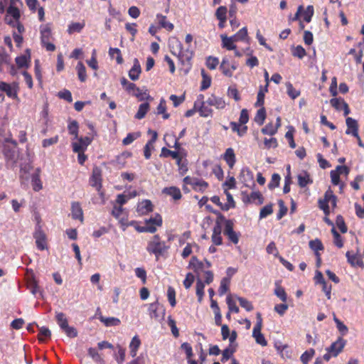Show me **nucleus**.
Segmentation results:
<instances>
[{
	"label": "nucleus",
	"mask_w": 364,
	"mask_h": 364,
	"mask_svg": "<svg viewBox=\"0 0 364 364\" xmlns=\"http://www.w3.org/2000/svg\"><path fill=\"white\" fill-rule=\"evenodd\" d=\"M168 48L171 53L176 55L182 64L190 65V62L193 56V53L189 48L183 49V45L176 37H171L168 39Z\"/></svg>",
	"instance_id": "f257e3e1"
},
{
	"label": "nucleus",
	"mask_w": 364,
	"mask_h": 364,
	"mask_svg": "<svg viewBox=\"0 0 364 364\" xmlns=\"http://www.w3.org/2000/svg\"><path fill=\"white\" fill-rule=\"evenodd\" d=\"M16 0H10L9 6L6 9L5 21L9 26L14 28H16L18 33H22L24 32V27L19 22L21 12L19 9L16 6Z\"/></svg>",
	"instance_id": "f03ea898"
},
{
	"label": "nucleus",
	"mask_w": 364,
	"mask_h": 364,
	"mask_svg": "<svg viewBox=\"0 0 364 364\" xmlns=\"http://www.w3.org/2000/svg\"><path fill=\"white\" fill-rule=\"evenodd\" d=\"M168 247L166 242L161 240L159 235H155L148 242L146 249L149 254L154 255L156 260H158L159 257L163 255L168 250Z\"/></svg>",
	"instance_id": "7ed1b4c3"
},
{
	"label": "nucleus",
	"mask_w": 364,
	"mask_h": 364,
	"mask_svg": "<svg viewBox=\"0 0 364 364\" xmlns=\"http://www.w3.org/2000/svg\"><path fill=\"white\" fill-rule=\"evenodd\" d=\"M55 319L60 328L68 337L75 338L77 336V332L76 329L68 325V321L65 314L63 312H57L55 314Z\"/></svg>",
	"instance_id": "20e7f679"
},
{
	"label": "nucleus",
	"mask_w": 364,
	"mask_h": 364,
	"mask_svg": "<svg viewBox=\"0 0 364 364\" xmlns=\"http://www.w3.org/2000/svg\"><path fill=\"white\" fill-rule=\"evenodd\" d=\"M17 143L11 138H6L3 144V152L8 162L14 163L16 159V147Z\"/></svg>",
	"instance_id": "39448f33"
},
{
	"label": "nucleus",
	"mask_w": 364,
	"mask_h": 364,
	"mask_svg": "<svg viewBox=\"0 0 364 364\" xmlns=\"http://www.w3.org/2000/svg\"><path fill=\"white\" fill-rule=\"evenodd\" d=\"M40 32L41 41L43 46H44L48 51H54L55 46L50 42L52 34L50 26L48 24L41 26Z\"/></svg>",
	"instance_id": "423d86ee"
},
{
	"label": "nucleus",
	"mask_w": 364,
	"mask_h": 364,
	"mask_svg": "<svg viewBox=\"0 0 364 364\" xmlns=\"http://www.w3.org/2000/svg\"><path fill=\"white\" fill-rule=\"evenodd\" d=\"M238 63L233 60L230 62L228 57H224L220 65V70L227 77H232L233 72L237 70Z\"/></svg>",
	"instance_id": "0eeeda50"
},
{
	"label": "nucleus",
	"mask_w": 364,
	"mask_h": 364,
	"mask_svg": "<svg viewBox=\"0 0 364 364\" xmlns=\"http://www.w3.org/2000/svg\"><path fill=\"white\" fill-rule=\"evenodd\" d=\"M33 237L38 250H44L47 249L46 236L39 224H37L35 228Z\"/></svg>",
	"instance_id": "6e6552de"
},
{
	"label": "nucleus",
	"mask_w": 364,
	"mask_h": 364,
	"mask_svg": "<svg viewBox=\"0 0 364 364\" xmlns=\"http://www.w3.org/2000/svg\"><path fill=\"white\" fill-rule=\"evenodd\" d=\"M76 141H73L71 146L73 152L85 151L87 146L91 144L92 139L89 136L79 137L75 139Z\"/></svg>",
	"instance_id": "1a4fd4ad"
},
{
	"label": "nucleus",
	"mask_w": 364,
	"mask_h": 364,
	"mask_svg": "<svg viewBox=\"0 0 364 364\" xmlns=\"http://www.w3.org/2000/svg\"><path fill=\"white\" fill-rule=\"evenodd\" d=\"M346 344V341L340 337L326 348V351H329L333 355V357H336L343 351Z\"/></svg>",
	"instance_id": "9d476101"
},
{
	"label": "nucleus",
	"mask_w": 364,
	"mask_h": 364,
	"mask_svg": "<svg viewBox=\"0 0 364 364\" xmlns=\"http://www.w3.org/2000/svg\"><path fill=\"white\" fill-rule=\"evenodd\" d=\"M90 184L100 192L102 188V173L100 168L95 167L92 170V176L90 178Z\"/></svg>",
	"instance_id": "9b49d317"
},
{
	"label": "nucleus",
	"mask_w": 364,
	"mask_h": 364,
	"mask_svg": "<svg viewBox=\"0 0 364 364\" xmlns=\"http://www.w3.org/2000/svg\"><path fill=\"white\" fill-rule=\"evenodd\" d=\"M242 200L244 203L261 205L263 203V197L259 191H253L250 194L242 193Z\"/></svg>",
	"instance_id": "f8f14e48"
},
{
	"label": "nucleus",
	"mask_w": 364,
	"mask_h": 364,
	"mask_svg": "<svg viewBox=\"0 0 364 364\" xmlns=\"http://www.w3.org/2000/svg\"><path fill=\"white\" fill-rule=\"evenodd\" d=\"M0 89L6 94L9 97L12 99L17 98L18 86L14 83L12 85L4 82H0Z\"/></svg>",
	"instance_id": "ddd939ff"
},
{
	"label": "nucleus",
	"mask_w": 364,
	"mask_h": 364,
	"mask_svg": "<svg viewBox=\"0 0 364 364\" xmlns=\"http://www.w3.org/2000/svg\"><path fill=\"white\" fill-rule=\"evenodd\" d=\"M221 232L222 223H220L219 220H217L213 228V234L211 237L212 242L215 245H220L223 242Z\"/></svg>",
	"instance_id": "4468645a"
},
{
	"label": "nucleus",
	"mask_w": 364,
	"mask_h": 364,
	"mask_svg": "<svg viewBox=\"0 0 364 364\" xmlns=\"http://www.w3.org/2000/svg\"><path fill=\"white\" fill-rule=\"evenodd\" d=\"M346 123L348 127L346 134H351L355 137H358V124L357 121L351 117H347Z\"/></svg>",
	"instance_id": "2eb2a0df"
},
{
	"label": "nucleus",
	"mask_w": 364,
	"mask_h": 364,
	"mask_svg": "<svg viewBox=\"0 0 364 364\" xmlns=\"http://www.w3.org/2000/svg\"><path fill=\"white\" fill-rule=\"evenodd\" d=\"M153 210V205L149 200H144L137 205L136 211L139 215H146Z\"/></svg>",
	"instance_id": "dca6fc26"
},
{
	"label": "nucleus",
	"mask_w": 364,
	"mask_h": 364,
	"mask_svg": "<svg viewBox=\"0 0 364 364\" xmlns=\"http://www.w3.org/2000/svg\"><path fill=\"white\" fill-rule=\"evenodd\" d=\"M223 159L227 163L229 168H232L236 162V156L233 149L228 148L223 155Z\"/></svg>",
	"instance_id": "f3484780"
},
{
	"label": "nucleus",
	"mask_w": 364,
	"mask_h": 364,
	"mask_svg": "<svg viewBox=\"0 0 364 364\" xmlns=\"http://www.w3.org/2000/svg\"><path fill=\"white\" fill-rule=\"evenodd\" d=\"M346 256L351 266L364 267V263L358 254H351L348 251L346 252Z\"/></svg>",
	"instance_id": "a211bd4d"
},
{
	"label": "nucleus",
	"mask_w": 364,
	"mask_h": 364,
	"mask_svg": "<svg viewBox=\"0 0 364 364\" xmlns=\"http://www.w3.org/2000/svg\"><path fill=\"white\" fill-rule=\"evenodd\" d=\"M230 38L236 43L238 41H244L247 43H250L247 27H243L239 30L235 34L230 36Z\"/></svg>",
	"instance_id": "6ab92c4d"
},
{
	"label": "nucleus",
	"mask_w": 364,
	"mask_h": 364,
	"mask_svg": "<svg viewBox=\"0 0 364 364\" xmlns=\"http://www.w3.org/2000/svg\"><path fill=\"white\" fill-rule=\"evenodd\" d=\"M188 267L194 270L197 274H200L205 269V264L199 261L196 257H193L189 262Z\"/></svg>",
	"instance_id": "aec40b11"
},
{
	"label": "nucleus",
	"mask_w": 364,
	"mask_h": 364,
	"mask_svg": "<svg viewBox=\"0 0 364 364\" xmlns=\"http://www.w3.org/2000/svg\"><path fill=\"white\" fill-rule=\"evenodd\" d=\"M71 215L75 220L83 222V212L78 202H73L71 205Z\"/></svg>",
	"instance_id": "412c9836"
},
{
	"label": "nucleus",
	"mask_w": 364,
	"mask_h": 364,
	"mask_svg": "<svg viewBox=\"0 0 364 364\" xmlns=\"http://www.w3.org/2000/svg\"><path fill=\"white\" fill-rule=\"evenodd\" d=\"M4 65H9L11 70L10 73L12 75L16 73V70L14 65H10V57L4 50L0 52V70Z\"/></svg>",
	"instance_id": "4be33fe9"
},
{
	"label": "nucleus",
	"mask_w": 364,
	"mask_h": 364,
	"mask_svg": "<svg viewBox=\"0 0 364 364\" xmlns=\"http://www.w3.org/2000/svg\"><path fill=\"white\" fill-rule=\"evenodd\" d=\"M133 66L129 71V77L132 80L139 79V75L141 72V65L137 58L134 59Z\"/></svg>",
	"instance_id": "5701e85b"
},
{
	"label": "nucleus",
	"mask_w": 364,
	"mask_h": 364,
	"mask_svg": "<svg viewBox=\"0 0 364 364\" xmlns=\"http://www.w3.org/2000/svg\"><path fill=\"white\" fill-rule=\"evenodd\" d=\"M40 168H37L31 175V185L35 191H39L43 188V185L40 178Z\"/></svg>",
	"instance_id": "b1692460"
},
{
	"label": "nucleus",
	"mask_w": 364,
	"mask_h": 364,
	"mask_svg": "<svg viewBox=\"0 0 364 364\" xmlns=\"http://www.w3.org/2000/svg\"><path fill=\"white\" fill-rule=\"evenodd\" d=\"M140 346H141V340L139 339L138 336H134L132 338V339L129 343V353L132 358H135L136 356L137 351H138V349L140 347Z\"/></svg>",
	"instance_id": "393cba45"
},
{
	"label": "nucleus",
	"mask_w": 364,
	"mask_h": 364,
	"mask_svg": "<svg viewBox=\"0 0 364 364\" xmlns=\"http://www.w3.org/2000/svg\"><path fill=\"white\" fill-rule=\"evenodd\" d=\"M206 103L210 106L215 107L217 109H223L226 105L223 98L214 95L210 97L207 100Z\"/></svg>",
	"instance_id": "a878e982"
},
{
	"label": "nucleus",
	"mask_w": 364,
	"mask_h": 364,
	"mask_svg": "<svg viewBox=\"0 0 364 364\" xmlns=\"http://www.w3.org/2000/svg\"><path fill=\"white\" fill-rule=\"evenodd\" d=\"M162 193L171 196L174 200H179L182 196L180 189L176 186L164 188Z\"/></svg>",
	"instance_id": "bb28decb"
},
{
	"label": "nucleus",
	"mask_w": 364,
	"mask_h": 364,
	"mask_svg": "<svg viewBox=\"0 0 364 364\" xmlns=\"http://www.w3.org/2000/svg\"><path fill=\"white\" fill-rule=\"evenodd\" d=\"M220 38L222 41L221 46L223 48H226L228 50H235V42L230 38V36L228 37L225 34H222L220 36Z\"/></svg>",
	"instance_id": "cd10ccee"
},
{
	"label": "nucleus",
	"mask_w": 364,
	"mask_h": 364,
	"mask_svg": "<svg viewBox=\"0 0 364 364\" xmlns=\"http://www.w3.org/2000/svg\"><path fill=\"white\" fill-rule=\"evenodd\" d=\"M161 309V306H160V304L157 301L150 304L148 309L149 316L155 319H159L160 317L159 311Z\"/></svg>",
	"instance_id": "c85d7f7f"
},
{
	"label": "nucleus",
	"mask_w": 364,
	"mask_h": 364,
	"mask_svg": "<svg viewBox=\"0 0 364 364\" xmlns=\"http://www.w3.org/2000/svg\"><path fill=\"white\" fill-rule=\"evenodd\" d=\"M99 319L107 327L117 326L121 323V321L116 317H105L103 316H100Z\"/></svg>",
	"instance_id": "c756f323"
},
{
	"label": "nucleus",
	"mask_w": 364,
	"mask_h": 364,
	"mask_svg": "<svg viewBox=\"0 0 364 364\" xmlns=\"http://www.w3.org/2000/svg\"><path fill=\"white\" fill-rule=\"evenodd\" d=\"M156 19L161 28H166L168 31H171L174 26L172 23L166 21V17L162 14H158L156 15Z\"/></svg>",
	"instance_id": "7c9ffc66"
},
{
	"label": "nucleus",
	"mask_w": 364,
	"mask_h": 364,
	"mask_svg": "<svg viewBox=\"0 0 364 364\" xmlns=\"http://www.w3.org/2000/svg\"><path fill=\"white\" fill-rule=\"evenodd\" d=\"M85 23L84 21L82 22H72L68 25V33L73 34L74 33H80L85 27Z\"/></svg>",
	"instance_id": "2f4dec72"
},
{
	"label": "nucleus",
	"mask_w": 364,
	"mask_h": 364,
	"mask_svg": "<svg viewBox=\"0 0 364 364\" xmlns=\"http://www.w3.org/2000/svg\"><path fill=\"white\" fill-rule=\"evenodd\" d=\"M261 330L262 329L259 328H253L252 336L255 339L257 343L261 345L262 346H266L267 345V342L263 334L261 333Z\"/></svg>",
	"instance_id": "473e14b6"
},
{
	"label": "nucleus",
	"mask_w": 364,
	"mask_h": 364,
	"mask_svg": "<svg viewBox=\"0 0 364 364\" xmlns=\"http://www.w3.org/2000/svg\"><path fill=\"white\" fill-rule=\"evenodd\" d=\"M311 183L312 181L310 179V176L307 172L304 171L298 175V183L300 187L304 188Z\"/></svg>",
	"instance_id": "72a5a7b5"
},
{
	"label": "nucleus",
	"mask_w": 364,
	"mask_h": 364,
	"mask_svg": "<svg viewBox=\"0 0 364 364\" xmlns=\"http://www.w3.org/2000/svg\"><path fill=\"white\" fill-rule=\"evenodd\" d=\"M268 92V88H267V86H264V87H261L257 97V101L255 104V107H263L264 102V95L265 93Z\"/></svg>",
	"instance_id": "f704fd0d"
},
{
	"label": "nucleus",
	"mask_w": 364,
	"mask_h": 364,
	"mask_svg": "<svg viewBox=\"0 0 364 364\" xmlns=\"http://www.w3.org/2000/svg\"><path fill=\"white\" fill-rule=\"evenodd\" d=\"M130 156L131 154L129 152H123L122 154L117 156L114 161L115 165L119 168L124 167L126 164V159Z\"/></svg>",
	"instance_id": "c9c22d12"
},
{
	"label": "nucleus",
	"mask_w": 364,
	"mask_h": 364,
	"mask_svg": "<svg viewBox=\"0 0 364 364\" xmlns=\"http://www.w3.org/2000/svg\"><path fill=\"white\" fill-rule=\"evenodd\" d=\"M149 104L148 102H144V103L141 104L139 105V109H138L136 114H135V118H136L138 119H143L145 117L147 112L149 111Z\"/></svg>",
	"instance_id": "e433bc0d"
},
{
	"label": "nucleus",
	"mask_w": 364,
	"mask_h": 364,
	"mask_svg": "<svg viewBox=\"0 0 364 364\" xmlns=\"http://www.w3.org/2000/svg\"><path fill=\"white\" fill-rule=\"evenodd\" d=\"M276 287L274 289V294L280 299L283 302H286L287 300V295L284 289L281 287L278 282L275 283Z\"/></svg>",
	"instance_id": "4c0bfd02"
},
{
	"label": "nucleus",
	"mask_w": 364,
	"mask_h": 364,
	"mask_svg": "<svg viewBox=\"0 0 364 364\" xmlns=\"http://www.w3.org/2000/svg\"><path fill=\"white\" fill-rule=\"evenodd\" d=\"M76 70L79 80L85 82L87 79L86 68L82 62H78Z\"/></svg>",
	"instance_id": "58836bf2"
},
{
	"label": "nucleus",
	"mask_w": 364,
	"mask_h": 364,
	"mask_svg": "<svg viewBox=\"0 0 364 364\" xmlns=\"http://www.w3.org/2000/svg\"><path fill=\"white\" fill-rule=\"evenodd\" d=\"M286 87H287V95L292 100H294V99L297 98L300 95V94H301L300 91L298 90H296L293 87L292 84L291 82H289L286 83Z\"/></svg>",
	"instance_id": "ea45409f"
},
{
	"label": "nucleus",
	"mask_w": 364,
	"mask_h": 364,
	"mask_svg": "<svg viewBox=\"0 0 364 364\" xmlns=\"http://www.w3.org/2000/svg\"><path fill=\"white\" fill-rule=\"evenodd\" d=\"M217 220H219L220 223H222V221H224V223H225L224 234L225 235H228V233L234 231V230H233L234 223L232 220H225L224 218V217L222 215H220V217Z\"/></svg>",
	"instance_id": "a19ab883"
},
{
	"label": "nucleus",
	"mask_w": 364,
	"mask_h": 364,
	"mask_svg": "<svg viewBox=\"0 0 364 364\" xmlns=\"http://www.w3.org/2000/svg\"><path fill=\"white\" fill-rule=\"evenodd\" d=\"M68 129L69 134L74 136V139H77L79 127L77 121H70L68 125Z\"/></svg>",
	"instance_id": "79ce46f5"
},
{
	"label": "nucleus",
	"mask_w": 364,
	"mask_h": 364,
	"mask_svg": "<svg viewBox=\"0 0 364 364\" xmlns=\"http://www.w3.org/2000/svg\"><path fill=\"white\" fill-rule=\"evenodd\" d=\"M160 226H158L156 225H153L151 223H149L145 222V225L143 226V228H137V231L139 232H150V233H154L157 228Z\"/></svg>",
	"instance_id": "37998d69"
},
{
	"label": "nucleus",
	"mask_w": 364,
	"mask_h": 364,
	"mask_svg": "<svg viewBox=\"0 0 364 364\" xmlns=\"http://www.w3.org/2000/svg\"><path fill=\"white\" fill-rule=\"evenodd\" d=\"M314 355L315 350L314 348H309L301 355V361L303 364H309V362L312 359Z\"/></svg>",
	"instance_id": "c03bdc74"
},
{
	"label": "nucleus",
	"mask_w": 364,
	"mask_h": 364,
	"mask_svg": "<svg viewBox=\"0 0 364 364\" xmlns=\"http://www.w3.org/2000/svg\"><path fill=\"white\" fill-rule=\"evenodd\" d=\"M193 183V188L196 191H199V192H202V193L204 192L208 186V184L207 182H205L203 180L198 179V178H196L195 183Z\"/></svg>",
	"instance_id": "a18cd8bd"
},
{
	"label": "nucleus",
	"mask_w": 364,
	"mask_h": 364,
	"mask_svg": "<svg viewBox=\"0 0 364 364\" xmlns=\"http://www.w3.org/2000/svg\"><path fill=\"white\" fill-rule=\"evenodd\" d=\"M230 279L228 277H224L220 282V285L218 289L220 296L225 294L229 290Z\"/></svg>",
	"instance_id": "49530a36"
},
{
	"label": "nucleus",
	"mask_w": 364,
	"mask_h": 364,
	"mask_svg": "<svg viewBox=\"0 0 364 364\" xmlns=\"http://www.w3.org/2000/svg\"><path fill=\"white\" fill-rule=\"evenodd\" d=\"M205 284L200 279H197L196 282V294L198 296V301L201 302L204 296Z\"/></svg>",
	"instance_id": "de8ad7c7"
},
{
	"label": "nucleus",
	"mask_w": 364,
	"mask_h": 364,
	"mask_svg": "<svg viewBox=\"0 0 364 364\" xmlns=\"http://www.w3.org/2000/svg\"><path fill=\"white\" fill-rule=\"evenodd\" d=\"M133 95L137 97L140 101L144 100H152V97L147 92V90L143 92L141 90L138 88L136 92H133Z\"/></svg>",
	"instance_id": "09e8293b"
},
{
	"label": "nucleus",
	"mask_w": 364,
	"mask_h": 364,
	"mask_svg": "<svg viewBox=\"0 0 364 364\" xmlns=\"http://www.w3.org/2000/svg\"><path fill=\"white\" fill-rule=\"evenodd\" d=\"M230 127L233 132H237V134L240 136H242L247 130V127L246 126L241 127L240 124L237 122H232L230 123Z\"/></svg>",
	"instance_id": "8fccbe9b"
},
{
	"label": "nucleus",
	"mask_w": 364,
	"mask_h": 364,
	"mask_svg": "<svg viewBox=\"0 0 364 364\" xmlns=\"http://www.w3.org/2000/svg\"><path fill=\"white\" fill-rule=\"evenodd\" d=\"M109 55L112 58H116V60L118 64H122L123 63V58L119 48H110L109 50Z\"/></svg>",
	"instance_id": "3c124183"
},
{
	"label": "nucleus",
	"mask_w": 364,
	"mask_h": 364,
	"mask_svg": "<svg viewBox=\"0 0 364 364\" xmlns=\"http://www.w3.org/2000/svg\"><path fill=\"white\" fill-rule=\"evenodd\" d=\"M117 352L114 354V358L118 364H123L125 360L126 350L121 346L117 347Z\"/></svg>",
	"instance_id": "603ef678"
},
{
	"label": "nucleus",
	"mask_w": 364,
	"mask_h": 364,
	"mask_svg": "<svg viewBox=\"0 0 364 364\" xmlns=\"http://www.w3.org/2000/svg\"><path fill=\"white\" fill-rule=\"evenodd\" d=\"M266 118V111L264 107H261L257 112L255 117V121L259 125L263 124Z\"/></svg>",
	"instance_id": "864d4df0"
},
{
	"label": "nucleus",
	"mask_w": 364,
	"mask_h": 364,
	"mask_svg": "<svg viewBox=\"0 0 364 364\" xmlns=\"http://www.w3.org/2000/svg\"><path fill=\"white\" fill-rule=\"evenodd\" d=\"M314 7L311 5H309L306 7L305 10L303 9L301 14L303 15L304 20L309 23L311 21V18L314 15Z\"/></svg>",
	"instance_id": "5fc2aeb1"
},
{
	"label": "nucleus",
	"mask_w": 364,
	"mask_h": 364,
	"mask_svg": "<svg viewBox=\"0 0 364 364\" xmlns=\"http://www.w3.org/2000/svg\"><path fill=\"white\" fill-rule=\"evenodd\" d=\"M166 101L164 99H161L159 105L157 107V114H163V118L167 119L169 117V114L166 112Z\"/></svg>",
	"instance_id": "6e6d98bb"
},
{
	"label": "nucleus",
	"mask_w": 364,
	"mask_h": 364,
	"mask_svg": "<svg viewBox=\"0 0 364 364\" xmlns=\"http://www.w3.org/2000/svg\"><path fill=\"white\" fill-rule=\"evenodd\" d=\"M226 302L230 312L238 313L240 309L236 305L235 301L233 300L231 295H228L226 298Z\"/></svg>",
	"instance_id": "4d7b16f0"
},
{
	"label": "nucleus",
	"mask_w": 364,
	"mask_h": 364,
	"mask_svg": "<svg viewBox=\"0 0 364 364\" xmlns=\"http://www.w3.org/2000/svg\"><path fill=\"white\" fill-rule=\"evenodd\" d=\"M201 75L203 77V80L201 82L200 90H205L208 89L211 85V77L208 75L203 70L201 71Z\"/></svg>",
	"instance_id": "13d9d810"
},
{
	"label": "nucleus",
	"mask_w": 364,
	"mask_h": 364,
	"mask_svg": "<svg viewBox=\"0 0 364 364\" xmlns=\"http://www.w3.org/2000/svg\"><path fill=\"white\" fill-rule=\"evenodd\" d=\"M309 247L315 252V255H316V252H318L319 250H323V245L321 241L318 239L311 240L309 242Z\"/></svg>",
	"instance_id": "bf43d9fd"
},
{
	"label": "nucleus",
	"mask_w": 364,
	"mask_h": 364,
	"mask_svg": "<svg viewBox=\"0 0 364 364\" xmlns=\"http://www.w3.org/2000/svg\"><path fill=\"white\" fill-rule=\"evenodd\" d=\"M30 60V56H26V55H21L16 58V63L18 68H23L25 67H28V64Z\"/></svg>",
	"instance_id": "052dcab7"
},
{
	"label": "nucleus",
	"mask_w": 364,
	"mask_h": 364,
	"mask_svg": "<svg viewBox=\"0 0 364 364\" xmlns=\"http://www.w3.org/2000/svg\"><path fill=\"white\" fill-rule=\"evenodd\" d=\"M167 297L170 305L174 307L176 304V291L172 287H168L167 289Z\"/></svg>",
	"instance_id": "680f3d73"
},
{
	"label": "nucleus",
	"mask_w": 364,
	"mask_h": 364,
	"mask_svg": "<svg viewBox=\"0 0 364 364\" xmlns=\"http://www.w3.org/2000/svg\"><path fill=\"white\" fill-rule=\"evenodd\" d=\"M182 151H171L165 147L162 148L161 156L168 157L171 156L173 159H178V156L181 154Z\"/></svg>",
	"instance_id": "e2e57ef3"
},
{
	"label": "nucleus",
	"mask_w": 364,
	"mask_h": 364,
	"mask_svg": "<svg viewBox=\"0 0 364 364\" xmlns=\"http://www.w3.org/2000/svg\"><path fill=\"white\" fill-rule=\"evenodd\" d=\"M228 9L224 6H219L215 11V17L218 20L227 19Z\"/></svg>",
	"instance_id": "0e129e2a"
},
{
	"label": "nucleus",
	"mask_w": 364,
	"mask_h": 364,
	"mask_svg": "<svg viewBox=\"0 0 364 364\" xmlns=\"http://www.w3.org/2000/svg\"><path fill=\"white\" fill-rule=\"evenodd\" d=\"M240 178H243V182H247V180L252 181L253 180V173L252 172L247 168H244L241 170L240 172Z\"/></svg>",
	"instance_id": "69168bd1"
},
{
	"label": "nucleus",
	"mask_w": 364,
	"mask_h": 364,
	"mask_svg": "<svg viewBox=\"0 0 364 364\" xmlns=\"http://www.w3.org/2000/svg\"><path fill=\"white\" fill-rule=\"evenodd\" d=\"M235 297L237 299V301H239L240 305L242 308L246 309L247 311H251L252 310H253V306L250 301H249L248 300H247L246 299L242 298V297H240V296H235Z\"/></svg>",
	"instance_id": "338daca9"
},
{
	"label": "nucleus",
	"mask_w": 364,
	"mask_h": 364,
	"mask_svg": "<svg viewBox=\"0 0 364 364\" xmlns=\"http://www.w3.org/2000/svg\"><path fill=\"white\" fill-rule=\"evenodd\" d=\"M262 132L264 134L272 136L277 132V129L272 123H268L264 128L262 129Z\"/></svg>",
	"instance_id": "774afa93"
}]
</instances>
